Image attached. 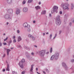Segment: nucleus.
Wrapping results in <instances>:
<instances>
[{
	"instance_id": "nucleus-1",
	"label": "nucleus",
	"mask_w": 74,
	"mask_h": 74,
	"mask_svg": "<svg viewBox=\"0 0 74 74\" xmlns=\"http://www.w3.org/2000/svg\"><path fill=\"white\" fill-rule=\"evenodd\" d=\"M56 23L58 25H60L61 24V21L60 20V16L58 15L56 17Z\"/></svg>"
},
{
	"instance_id": "nucleus-2",
	"label": "nucleus",
	"mask_w": 74,
	"mask_h": 74,
	"mask_svg": "<svg viewBox=\"0 0 74 74\" xmlns=\"http://www.w3.org/2000/svg\"><path fill=\"white\" fill-rule=\"evenodd\" d=\"M45 50L40 51L39 53L40 56L42 57H44V56L45 55Z\"/></svg>"
},
{
	"instance_id": "nucleus-3",
	"label": "nucleus",
	"mask_w": 74,
	"mask_h": 74,
	"mask_svg": "<svg viewBox=\"0 0 74 74\" xmlns=\"http://www.w3.org/2000/svg\"><path fill=\"white\" fill-rule=\"evenodd\" d=\"M68 5V4L66 3L62 5L63 9H64V10H69V8Z\"/></svg>"
},
{
	"instance_id": "nucleus-4",
	"label": "nucleus",
	"mask_w": 74,
	"mask_h": 74,
	"mask_svg": "<svg viewBox=\"0 0 74 74\" xmlns=\"http://www.w3.org/2000/svg\"><path fill=\"white\" fill-rule=\"evenodd\" d=\"M54 56V59L57 60L59 58V53L58 52H56L55 53V54L53 55Z\"/></svg>"
},
{
	"instance_id": "nucleus-5",
	"label": "nucleus",
	"mask_w": 74,
	"mask_h": 74,
	"mask_svg": "<svg viewBox=\"0 0 74 74\" xmlns=\"http://www.w3.org/2000/svg\"><path fill=\"white\" fill-rule=\"evenodd\" d=\"M58 6H54L53 8V12H55L56 13H58Z\"/></svg>"
},
{
	"instance_id": "nucleus-6",
	"label": "nucleus",
	"mask_w": 74,
	"mask_h": 74,
	"mask_svg": "<svg viewBox=\"0 0 74 74\" xmlns=\"http://www.w3.org/2000/svg\"><path fill=\"white\" fill-rule=\"evenodd\" d=\"M5 19H11V18L10 16V14L8 13L5 14Z\"/></svg>"
},
{
	"instance_id": "nucleus-7",
	"label": "nucleus",
	"mask_w": 74,
	"mask_h": 74,
	"mask_svg": "<svg viewBox=\"0 0 74 74\" xmlns=\"http://www.w3.org/2000/svg\"><path fill=\"white\" fill-rule=\"evenodd\" d=\"M23 27H27V28H30V26L29 25H28L27 23H25L23 24Z\"/></svg>"
},
{
	"instance_id": "nucleus-8",
	"label": "nucleus",
	"mask_w": 74,
	"mask_h": 74,
	"mask_svg": "<svg viewBox=\"0 0 74 74\" xmlns=\"http://www.w3.org/2000/svg\"><path fill=\"white\" fill-rule=\"evenodd\" d=\"M62 66L64 67L65 70L67 71V65H66V63L64 62H63L62 63Z\"/></svg>"
},
{
	"instance_id": "nucleus-9",
	"label": "nucleus",
	"mask_w": 74,
	"mask_h": 74,
	"mask_svg": "<svg viewBox=\"0 0 74 74\" xmlns=\"http://www.w3.org/2000/svg\"><path fill=\"white\" fill-rule=\"evenodd\" d=\"M22 62H20L19 63V65L20 66V67L22 69L23 68V64Z\"/></svg>"
},
{
	"instance_id": "nucleus-10",
	"label": "nucleus",
	"mask_w": 74,
	"mask_h": 74,
	"mask_svg": "<svg viewBox=\"0 0 74 74\" xmlns=\"http://www.w3.org/2000/svg\"><path fill=\"white\" fill-rule=\"evenodd\" d=\"M23 11L24 12H27L28 11V8L26 7H24L23 9Z\"/></svg>"
},
{
	"instance_id": "nucleus-11",
	"label": "nucleus",
	"mask_w": 74,
	"mask_h": 74,
	"mask_svg": "<svg viewBox=\"0 0 74 74\" xmlns=\"http://www.w3.org/2000/svg\"><path fill=\"white\" fill-rule=\"evenodd\" d=\"M34 66V65H31V69L30 70V73L31 74H33V72H32V71H33V69Z\"/></svg>"
},
{
	"instance_id": "nucleus-12",
	"label": "nucleus",
	"mask_w": 74,
	"mask_h": 74,
	"mask_svg": "<svg viewBox=\"0 0 74 74\" xmlns=\"http://www.w3.org/2000/svg\"><path fill=\"white\" fill-rule=\"evenodd\" d=\"M20 12H21V10L19 9H17L16 11V14H17V15L20 14Z\"/></svg>"
},
{
	"instance_id": "nucleus-13",
	"label": "nucleus",
	"mask_w": 74,
	"mask_h": 74,
	"mask_svg": "<svg viewBox=\"0 0 74 74\" xmlns=\"http://www.w3.org/2000/svg\"><path fill=\"white\" fill-rule=\"evenodd\" d=\"M8 12L9 14H12L13 13V10L12 9H9L8 10Z\"/></svg>"
},
{
	"instance_id": "nucleus-14",
	"label": "nucleus",
	"mask_w": 74,
	"mask_h": 74,
	"mask_svg": "<svg viewBox=\"0 0 74 74\" xmlns=\"http://www.w3.org/2000/svg\"><path fill=\"white\" fill-rule=\"evenodd\" d=\"M12 2V0H7V3L8 4H11Z\"/></svg>"
},
{
	"instance_id": "nucleus-15",
	"label": "nucleus",
	"mask_w": 74,
	"mask_h": 74,
	"mask_svg": "<svg viewBox=\"0 0 74 74\" xmlns=\"http://www.w3.org/2000/svg\"><path fill=\"white\" fill-rule=\"evenodd\" d=\"M11 51V50L10 49H7V55L8 56L9 55V52Z\"/></svg>"
},
{
	"instance_id": "nucleus-16",
	"label": "nucleus",
	"mask_w": 74,
	"mask_h": 74,
	"mask_svg": "<svg viewBox=\"0 0 74 74\" xmlns=\"http://www.w3.org/2000/svg\"><path fill=\"white\" fill-rule=\"evenodd\" d=\"M21 40H22V38L21 36H19L18 37V41L19 42V41H21Z\"/></svg>"
},
{
	"instance_id": "nucleus-17",
	"label": "nucleus",
	"mask_w": 74,
	"mask_h": 74,
	"mask_svg": "<svg viewBox=\"0 0 74 74\" xmlns=\"http://www.w3.org/2000/svg\"><path fill=\"white\" fill-rule=\"evenodd\" d=\"M71 8L72 10H73L74 8V5L73 3H71Z\"/></svg>"
},
{
	"instance_id": "nucleus-18",
	"label": "nucleus",
	"mask_w": 74,
	"mask_h": 74,
	"mask_svg": "<svg viewBox=\"0 0 74 74\" xmlns=\"http://www.w3.org/2000/svg\"><path fill=\"white\" fill-rule=\"evenodd\" d=\"M54 58H55V57L54 56V55H53L51 56L50 58V60H53Z\"/></svg>"
},
{
	"instance_id": "nucleus-19",
	"label": "nucleus",
	"mask_w": 74,
	"mask_h": 74,
	"mask_svg": "<svg viewBox=\"0 0 74 74\" xmlns=\"http://www.w3.org/2000/svg\"><path fill=\"white\" fill-rule=\"evenodd\" d=\"M9 66H10L9 65V64H7V68L6 69V71H10V70H9Z\"/></svg>"
},
{
	"instance_id": "nucleus-20",
	"label": "nucleus",
	"mask_w": 74,
	"mask_h": 74,
	"mask_svg": "<svg viewBox=\"0 0 74 74\" xmlns=\"http://www.w3.org/2000/svg\"><path fill=\"white\" fill-rule=\"evenodd\" d=\"M35 8L36 10H38V9H40V7L37 6L35 7Z\"/></svg>"
},
{
	"instance_id": "nucleus-21",
	"label": "nucleus",
	"mask_w": 74,
	"mask_h": 74,
	"mask_svg": "<svg viewBox=\"0 0 74 74\" xmlns=\"http://www.w3.org/2000/svg\"><path fill=\"white\" fill-rule=\"evenodd\" d=\"M45 13H46V11L43 10L41 14H45Z\"/></svg>"
},
{
	"instance_id": "nucleus-22",
	"label": "nucleus",
	"mask_w": 74,
	"mask_h": 74,
	"mask_svg": "<svg viewBox=\"0 0 74 74\" xmlns=\"http://www.w3.org/2000/svg\"><path fill=\"white\" fill-rule=\"evenodd\" d=\"M31 38H32L33 41H34L36 40V37H34V36H32Z\"/></svg>"
},
{
	"instance_id": "nucleus-23",
	"label": "nucleus",
	"mask_w": 74,
	"mask_h": 74,
	"mask_svg": "<svg viewBox=\"0 0 74 74\" xmlns=\"http://www.w3.org/2000/svg\"><path fill=\"white\" fill-rule=\"evenodd\" d=\"M33 36H32V35L30 34H29L28 35V37H29V38H32V37H33Z\"/></svg>"
},
{
	"instance_id": "nucleus-24",
	"label": "nucleus",
	"mask_w": 74,
	"mask_h": 74,
	"mask_svg": "<svg viewBox=\"0 0 74 74\" xmlns=\"http://www.w3.org/2000/svg\"><path fill=\"white\" fill-rule=\"evenodd\" d=\"M28 28L27 29V31L28 33H30V31H31V30L30 29V28Z\"/></svg>"
},
{
	"instance_id": "nucleus-25",
	"label": "nucleus",
	"mask_w": 74,
	"mask_h": 74,
	"mask_svg": "<svg viewBox=\"0 0 74 74\" xmlns=\"http://www.w3.org/2000/svg\"><path fill=\"white\" fill-rule=\"evenodd\" d=\"M24 48H25V49H29V47H28L27 46H25L24 47Z\"/></svg>"
},
{
	"instance_id": "nucleus-26",
	"label": "nucleus",
	"mask_w": 74,
	"mask_h": 74,
	"mask_svg": "<svg viewBox=\"0 0 74 74\" xmlns=\"http://www.w3.org/2000/svg\"><path fill=\"white\" fill-rule=\"evenodd\" d=\"M44 70H45L46 71V72H47V73H49V70H48V69H47V68L45 69Z\"/></svg>"
},
{
	"instance_id": "nucleus-27",
	"label": "nucleus",
	"mask_w": 74,
	"mask_h": 74,
	"mask_svg": "<svg viewBox=\"0 0 74 74\" xmlns=\"http://www.w3.org/2000/svg\"><path fill=\"white\" fill-rule=\"evenodd\" d=\"M33 1V0H29L28 1V3H32Z\"/></svg>"
},
{
	"instance_id": "nucleus-28",
	"label": "nucleus",
	"mask_w": 74,
	"mask_h": 74,
	"mask_svg": "<svg viewBox=\"0 0 74 74\" xmlns=\"http://www.w3.org/2000/svg\"><path fill=\"white\" fill-rule=\"evenodd\" d=\"M21 62H22L23 63H24V62H25V59H23L21 61H20Z\"/></svg>"
},
{
	"instance_id": "nucleus-29",
	"label": "nucleus",
	"mask_w": 74,
	"mask_h": 74,
	"mask_svg": "<svg viewBox=\"0 0 74 74\" xmlns=\"http://www.w3.org/2000/svg\"><path fill=\"white\" fill-rule=\"evenodd\" d=\"M12 40L11 39H10V41L9 42V44H11V43H12Z\"/></svg>"
},
{
	"instance_id": "nucleus-30",
	"label": "nucleus",
	"mask_w": 74,
	"mask_h": 74,
	"mask_svg": "<svg viewBox=\"0 0 74 74\" xmlns=\"http://www.w3.org/2000/svg\"><path fill=\"white\" fill-rule=\"evenodd\" d=\"M49 37H50V39H51V38H52V34H51L50 36H49Z\"/></svg>"
},
{
	"instance_id": "nucleus-31",
	"label": "nucleus",
	"mask_w": 74,
	"mask_h": 74,
	"mask_svg": "<svg viewBox=\"0 0 74 74\" xmlns=\"http://www.w3.org/2000/svg\"><path fill=\"white\" fill-rule=\"evenodd\" d=\"M8 37H7L5 39H4V41H7V40L8 39Z\"/></svg>"
},
{
	"instance_id": "nucleus-32",
	"label": "nucleus",
	"mask_w": 74,
	"mask_h": 74,
	"mask_svg": "<svg viewBox=\"0 0 74 74\" xmlns=\"http://www.w3.org/2000/svg\"><path fill=\"white\" fill-rule=\"evenodd\" d=\"M22 3L23 4H25L26 3V1H25V0L23 1V2Z\"/></svg>"
},
{
	"instance_id": "nucleus-33",
	"label": "nucleus",
	"mask_w": 74,
	"mask_h": 74,
	"mask_svg": "<svg viewBox=\"0 0 74 74\" xmlns=\"http://www.w3.org/2000/svg\"><path fill=\"white\" fill-rule=\"evenodd\" d=\"M50 53H52V48H51L50 50Z\"/></svg>"
},
{
	"instance_id": "nucleus-34",
	"label": "nucleus",
	"mask_w": 74,
	"mask_h": 74,
	"mask_svg": "<svg viewBox=\"0 0 74 74\" xmlns=\"http://www.w3.org/2000/svg\"><path fill=\"white\" fill-rule=\"evenodd\" d=\"M71 69H72L73 70V73H74V69L73 67H71Z\"/></svg>"
},
{
	"instance_id": "nucleus-35",
	"label": "nucleus",
	"mask_w": 74,
	"mask_h": 74,
	"mask_svg": "<svg viewBox=\"0 0 74 74\" xmlns=\"http://www.w3.org/2000/svg\"><path fill=\"white\" fill-rule=\"evenodd\" d=\"M71 62H72V63H73V62H74V60L73 59L71 60Z\"/></svg>"
},
{
	"instance_id": "nucleus-36",
	"label": "nucleus",
	"mask_w": 74,
	"mask_h": 74,
	"mask_svg": "<svg viewBox=\"0 0 74 74\" xmlns=\"http://www.w3.org/2000/svg\"><path fill=\"white\" fill-rule=\"evenodd\" d=\"M22 74H25V71H23L22 73H21Z\"/></svg>"
},
{
	"instance_id": "nucleus-37",
	"label": "nucleus",
	"mask_w": 74,
	"mask_h": 74,
	"mask_svg": "<svg viewBox=\"0 0 74 74\" xmlns=\"http://www.w3.org/2000/svg\"><path fill=\"white\" fill-rule=\"evenodd\" d=\"M17 33H20V31L19 30H17Z\"/></svg>"
},
{
	"instance_id": "nucleus-38",
	"label": "nucleus",
	"mask_w": 74,
	"mask_h": 74,
	"mask_svg": "<svg viewBox=\"0 0 74 74\" xmlns=\"http://www.w3.org/2000/svg\"><path fill=\"white\" fill-rule=\"evenodd\" d=\"M3 44L4 45H7V43H3Z\"/></svg>"
},
{
	"instance_id": "nucleus-39",
	"label": "nucleus",
	"mask_w": 74,
	"mask_h": 74,
	"mask_svg": "<svg viewBox=\"0 0 74 74\" xmlns=\"http://www.w3.org/2000/svg\"><path fill=\"white\" fill-rule=\"evenodd\" d=\"M13 42H16V40H15V39H14L13 40Z\"/></svg>"
},
{
	"instance_id": "nucleus-40",
	"label": "nucleus",
	"mask_w": 74,
	"mask_h": 74,
	"mask_svg": "<svg viewBox=\"0 0 74 74\" xmlns=\"http://www.w3.org/2000/svg\"><path fill=\"white\" fill-rule=\"evenodd\" d=\"M17 47H18V48H21V46L19 45H18L17 46Z\"/></svg>"
},
{
	"instance_id": "nucleus-41",
	"label": "nucleus",
	"mask_w": 74,
	"mask_h": 74,
	"mask_svg": "<svg viewBox=\"0 0 74 74\" xmlns=\"http://www.w3.org/2000/svg\"><path fill=\"white\" fill-rule=\"evenodd\" d=\"M5 54H4L3 55V57L5 58Z\"/></svg>"
},
{
	"instance_id": "nucleus-42",
	"label": "nucleus",
	"mask_w": 74,
	"mask_h": 74,
	"mask_svg": "<svg viewBox=\"0 0 74 74\" xmlns=\"http://www.w3.org/2000/svg\"><path fill=\"white\" fill-rule=\"evenodd\" d=\"M12 38L13 39H15V36H13Z\"/></svg>"
},
{
	"instance_id": "nucleus-43",
	"label": "nucleus",
	"mask_w": 74,
	"mask_h": 74,
	"mask_svg": "<svg viewBox=\"0 0 74 74\" xmlns=\"http://www.w3.org/2000/svg\"><path fill=\"white\" fill-rule=\"evenodd\" d=\"M34 53L33 52H32L31 53V55H32V56H34Z\"/></svg>"
},
{
	"instance_id": "nucleus-44",
	"label": "nucleus",
	"mask_w": 74,
	"mask_h": 74,
	"mask_svg": "<svg viewBox=\"0 0 74 74\" xmlns=\"http://www.w3.org/2000/svg\"><path fill=\"white\" fill-rule=\"evenodd\" d=\"M61 33H62V31H60L59 32V34H61Z\"/></svg>"
},
{
	"instance_id": "nucleus-45",
	"label": "nucleus",
	"mask_w": 74,
	"mask_h": 74,
	"mask_svg": "<svg viewBox=\"0 0 74 74\" xmlns=\"http://www.w3.org/2000/svg\"><path fill=\"white\" fill-rule=\"evenodd\" d=\"M69 25H70V26H71L72 25V23H70Z\"/></svg>"
},
{
	"instance_id": "nucleus-46",
	"label": "nucleus",
	"mask_w": 74,
	"mask_h": 74,
	"mask_svg": "<svg viewBox=\"0 0 74 74\" xmlns=\"http://www.w3.org/2000/svg\"><path fill=\"white\" fill-rule=\"evenodd\" d=\"M59 13L60 14H62V12L61 11H60Z\"/></svg>"
},
{
	"instance_id": "nucleus-47",
	"label": "nucleus",
	"mask_w": 74,
	"mask_h": 74,
	"mask_svg": "<svg viewBox=\"0 0 74 74\" xmlns=\"http://www.w3.org/2000/svg\"><path fill=\"white\" fill-rule=\"evenodd\" d=\"M2 46V43L1 42H0V47H1Z\"/></svg>"
},
{
	"instance_id": "nucleus-48",
	"label": "nucleus",
	"mask_w": 74,
	"mask_h": 74,
	"mask_svg": "<svg viewBox=\"0 0 74 74\" xmlns=\"http://www.w3.org/2000/svg\"><path fill=\"white\" fill-rule=\"evenodd\" d=\"M4 50H7V48H5V47H4Z\"/></svg>"
},
{
	"instance_id": "nucleus-49",
	"label": "nucleus",
	"mask_w": 74,
	"mask_h": 74,
	"mask_svg": "<svg viewBox=\"0 0 74 74\" xmlns=\"http://www.w3.org/2000/svg\"><path fill=\"white\" fill-rule=\"evenodd\" d=\"M5 69H4L3 70V72H5Z\"/></svg>"
},
{
	"instance_id": "nucleus-50",
	"label": "nucleus",
	"mask_w": 74,
	"mask_h": 74,
	"mask_svg": "<svg viewBox=\"0 0 74 74\" xmlns=\"http://www.w3.org/2000/svg\"><path fill=\"white\" fill-rule=\"evenodd\" d=\"M64 17H65V18H67V15L66 14H65L64 16Z\"/></svg>"
},
{
	"instance_id": "nucleus-51",
	"label": "nucleus",
	"mask_w": 74,
	"mask_h": 74,
	"mask_svg": "<svg viewBox=\"0 0 74 74\" xmlns=\"http://www.w3.org/2000/svg\"><path fill=\"white\" fill-rule=\"evenodd\" d=\"M52 16L51 15V14H49V17H51V16Z\"/></svg>"
},
{
	"instance_id": "nucleus-52",
	"label": "nucleus",
	"mask_w": 74,
	"mask_h": 74,
	"mask_svg": "<svg viewBox=\"0 0 74 74\" xmlns=\"http://www.w3.org/2000/svg\"><path fill=\"white\" fill-rule=\"evenodd\" d=\"M15 71H12V73H13V74H15Z\"/></svg>"
},
{
	"instance_id": "nucleus-53",
	"label": "nucleus",
	"mask_w": 74,
	"mask_h": 74,
	"mask_svg": "<svg viewBox=\"0 0 74 74\" xmlns=\"http://www.w3.org/2000/svg\"><path fill=\"white\" fill-rule=\"evenodd\" d=\"M33 23H36V21H33Z\"/></svg>"
},
{
	"instance_id": "nucleus-54",
	"label": "nucleus",
	"mask_w": 74,
	"mask_h": 74,
	"mask_svg": "<svg viewBox=\"0 0 74 74\" xmlns=\"http://www.w3.org/2000/svg\"><path fill=\"white\" fill-rule=\"evenodd\" d=\"M41 4V3L40 1L39 2V4Z\"/></svg>"
},
{
	"instance_id": "nucleus-55",
	"label": "nucleus",
	"mask_w": 74,
	"mask_h": 74,
	"mask_svg": "<svg viewBox=\"0 0 74 74\" xmlns=\"http://www.w3.org/2000/svg\"><path fill=\"white\" fill-rule=\"evenodd\" d=\"M43 73L44 74H46V73H45V71H43Z\"/></svg>"
},
{
	"instance_id": "nucleus-56",
	"label": "nucleus",
	"mask_w": 74,
	"mask_h": 74,
	"mask_svg": "<svg viewBox=\"0 0 74 74\" xmlns=\"http://www.w3.org/2000/svg\"><path fill=\"white\" fill-rule=\"evenodd\" d=\"M68 32H70V31L69 28H68Z\"/></svg>"
},
{
	"instance_id": "nucleus-57",
	"label": "nucleus",
	"mask_w": 74,
	"mask_h": 74,
	"mask_svg": "<svg viewBox=\"0 0 74 74\" xmlns=\"http://www.w3.org/2000/svg\"><path fill=\"white\" fill-rule=\"evenodd\" d=\"M34 47L36 48H37V46L36 45H34Z\"/></svg>"
},
{
	"instance_id": "nucleus-58",
	"label": "nucleus",
	"mask_w": 74,
	"mask_h": 74,
	"mask_svg": "<svg viewBox=\"0 0 74 74\" xmlns=\"http://www.w3.org/2000/svg\"><path fill=\"white\" fill-rule=\"evenodd\" d=\"M38 68H37L36 69V71H38Z\"/></svg>"
},
{
	"instance_id": "nucleus-59",
	"label": "nucleus",
	"mask_w": 74,
	"mask_h": 74,
	"mask_svg": "<svg viewBox=\"0 0 74 74\" xmlns=\"http://www.w3.org/2000/svg\"><path fill=\"white\" fill-rule=\"evenodd\" d=\"M48 53H49V52H47L46 53V54H48Z\"/></svg>"
},
{
	"instance_id": "nucleus-60",
	"label": "nucleus",
	"mask_w": 74,
	"mask_h": 74,
	"mask_svg": "<svg viewBox=\"0 0 74 74\" xmlns=\"http://www.w3.org/2000/svg\"><path fill=\"white\" fill-rule=\"evenodd\" d=\"M43 36H45V33H43Z\"/></svg>"
},
{
	"instance_id": "nucleus-61",
	"label": "nucleus",
	"mask_w": 74,
	"mask_h": 74,
	"mask_svg": "<svg viewBox=\"0 0 74 74\" xmlns=\"http://www.w3.org/2000/svg\"><path fill=\"white\" fill-rule=\"evenodd\" d=\"M72 22H73L74 23V18L72 20Z\"/></svg>"
},
{
	"instance_id": "nucleus-62",
	"label": "nucleus",
	"mask_w": 74,
	"mask_h": 74,
	"mask_svg": "<svg viewBox=\"0 0 74 74\" xmlns=\"http://www.w3.org/2000/svg\"><path fill=\"white\" fill-rule=\"evenodd\" d=\"M14 73L15 74H17V72H15Z\"/></svg>"
},
{
	"instance_id": "nucleus-63",
	"label": "nucleus",
	"mask_w": 74,
	"mask_h": 74,
	"mask_svg": "<svg viewBox=\"0 0 74 74\" xmlns=\"http://www.w3.org/2000/svg\"><path fill=\"white\" fill-rule=\"evenodd\" d=\"M55 36L56 37V36H57V34H56Z\"/></svg>"
},
{
	"instance_id": "nucleus-64",
	"label": "nucleus",
	"mask_w": 74,
	"mask_h": 74,
	"mask_svg": "<svg viewBox=\"0 0 74 74\" xmlns=\"http://www.w3.org/2000/svg\"><path fill=\"white\" fill-rule=\"evenodd\" d=\"M37 74H40V73H39V72H37Z\"/></svg>"
}]
</instances>
